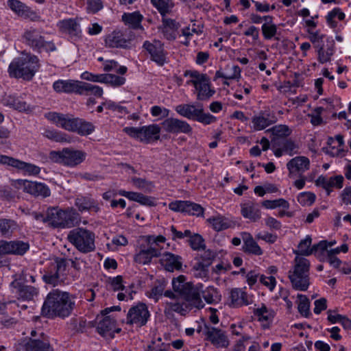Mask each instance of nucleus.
Returning <instances> with one entry per match:
<instances>
[{"label": "nucleus", "instance_id": "1", "mask_svg": "<svg viewBox=\"0 0 351 351\" xmlns=\"http://www.w3.org/2000/svg\"><path fill=\"white\" fill-rule=\"evenodd\" d=\"M75 304L74 297L69 292L53 289L44 300L41 315L49 319L65 318L71 314Z\"/></svg>", "mask_w": 351, "mask_h": 351}, {"label": "nucleus", "instance_id": "2", "mask_svg": "<svg viewBox=\"0 0 351 351\" xmlns=\"http://www.w3.org/2000/svg\"><path fill=\"white\" fill-rule=\"evenodd\" d=\"M47 118L58 127L76 132L81 136L89 135L95 130V126L92 123L82 119L75 118L70 114L49 112Z\"/></svg>", "mask_w": 351, "mask_h": 351}, {"label": "nucleus", "instance_id": "3", "mask_svg": "<svg viewBox=\"0 0 351 351\" xmlns=\"http://www.w3.org/2000/svg\"><path fill=\"white\" fill-rule=\"evenodd\" d=\"M40 66L37 56L31 53H23L21 56L15 58L8 67L11 77L30 80Z\"/></svg>", "mask_w": 351, "mask_h": 351}, {"label": "nucleus", "instance_id": "4", "mask_svg": "<svg viewBox=\"0 0 351 351\" xmlns=\"http://www.w3.org/2000/svg\"><path fill=\"white\" fill-rule=\"evenodd\" d=\"M15 351H54L49 337L41 330H32L30 336L18 341Z\"/></svg>", "mask_w": 351, "mask_h": 351}, {"label": "nucleus", "instance_id": "5", "mask_svg": "<svg viewBox=\"0 0 351 351\" xmlns=\"http://www.w3.org/2000/svg\"><path fill=\"white\" fill-rule=\"evenodd\" d=\"M47 219L55 228H69L80 221V215L73 208L62 210L49 208L47 210Z\"/></svg>", "mask_w": 351, "mask_h": 351}, {"label": "nucleus", "instance_id": "6", "mask_svg": "<svg viewBox=\"0 0 351 351\" xmlns=\"http://www.w3.org/2000/svg\"><path fill=\"white\" fill-rule=\"evenodd\" d=\"M293 271H289V278L293 289L304 291L309 286V261L302 256H296Z\"/></svg>", "mask_w": 351, "mask_h": 351}, {"label": "nucleus", "instance_id": "7", "mask_svg": "<svg viewBox=\"0 0 351 351\" xmlns=\"http://www.w3.org/2000/svg\"><path fill=\"white\" fill-rule=\"evenodd\" d=\"M86 157V153L82 150L66 147L60 151H51L49 158L68 167H75L83 162Z\"/></svg>", "mask_w": 351, "mask_h": 351}, {"label": "nucleus", "instance_id": "8", "mask_svg": "<svg viewBox=\"0 0 351 351\" xmlns=\"http://www.w3.org/2000/svg\"><path fill=\"white\" fill-rule=\"evenodd\" d=\"M184 76L191 78L186 82V84L194 86L197 93L198 100H208L215 94V91L210 88V78L206 74L200 73L195 70H188L184 72Z\"/></svg>", "mask_w": 351, "mask_h": 351}, {"label": "nucleus", "instance_id": "9", "mask_svg": "<svg viewBox=\"0 0 351 351\" xmlns=\"http://www.w3.org/2000/svg\"><path fill=\"white\" fill-rule=\"evenodd\" d=\"M23 38L24 43L34 51L49 53L56 50L54 43L46 38L42 32L38 29H26L23 35Z\"/></svg>", "mask_w": 351, "mask_h": 351}, {"label": "nucleus", "instance_id": "10", "mask_svg": "<svg viewBox=\"0 0 351 351\" xmlns=\"http://www.w3.org/2000/svg\"><path fill=\"white\" fill-rule=\"evenodd\" d=\"M67 239L76 249L82 253H88L95 250V236L92 231L77 228L69 232Z\"/></svg>", "mask_w": 351, "mask_h": 351}, {"label": "nucleus", "instance_id": "11", "mask_svg": "<svg viewBox=\"0 0 351 351\" xmlns=\"http://www.w3.org/2000/svg\"><path fill=\"white\" fill-rule=\"evenodd\" d=\"M161 128L157 124H151L140 128L125 127L123 131L130 137L145 143H150L160 138Z\"/></svg>", "mask_w": 351, "mask_h": 351}, {"label": "nucleus", "instance_id": "12", "mask_svg": "<svg viewBox=\"0 0 351 351\" xmlns=\"http://www.w3.org/2000/svg\"><path fill=\"white\" fill-rule=\"evenodd\" d=\"M66 268L65 261L57 258L50 264L42 278L45 283L57 286L64 282Z\"/></svg>", "mask_w": 351, "mask_h": 351}, {"label": "nucleus", "instance_id": "13", "mask_svg": "<svg viewBox=\"0 0 351 351\" xmlns=\"http://www.w3.org/2000/svg\"><path fill=\"white\" fill-rule=\"evenodd\" d=\"M12 185L18 189H23L25 193L35 197L43 198L49 197L51 191L48 186L42 182H32L27 180H16L12 182Z\"/></svg>", "mask_w": 351, "mask_h": 351}, {"label": "nucleus", "instance_id": "14", "mask_svg": "<svg viewBox=\"0 0 351 351\" xmlns=\"http://www.w3.org/2000/svg\"><path fill=\"white\" fill-rule=\"evenodd\" d=\"M150 313L144 303H138L130 308L126 317L127 324H135L138 327L145 326L149 319Z\"/></svg>", "mask_w": 351, "mask_h": 351}, {"label": "nucleus", "instance_id": "15", "mask_svg": "<svg viewBox=\"0 0 351 351\" xmlns=\"http://www.w3.org/2000/svg\"><path fill=\"white\" fill-rule=\"evenodd\" d=\"M203 333L205 336V339L210 341L216 348H226L230 344V341L226 332L221 329L205 324Z\"/></svg>", "mask_w": 351, "mask_h": 351}, {"label": "nucleus", "instance_id": "16", "mask_svg": "<svg viewBox=\"0 0 351 351\" xmlns=\"http://www.w3.org/2000/svg\"><path fill=\"white\" fill-rule=\"evenodd\" d=\"M29 249V244L21 240L0 241V256L12 254L24 255Z\"/></svg>", "mask_w": 351, "mask_h": 351}, {"label": "nucleus", "instance_id": "17", "mask_svg": "<svg viewBox=\"0 0 351 351\" xmlns=\"http://www.w3.org/2000/svg\"><path fill=\"white\" fill-rule=\"evenodd\" d=\"M143 47L150 55V58L158 66H163L167 62V53L164 49V45L159 40H154L153 42L146 40Z\"/></svg>", "mask_w": 351, "mask_h": 351}, {"label": "nucleus", "instance_id": "18", "mask_svg": "<svg viewBox=\"0 0 351 351\" xmlns=\"http://www.w3.org/2000/svg\"><path fill=\"white\" fill-rule=\"evenodd\" d=\"M0 163L22 170L29 176H36L40 172V168L34 164L25 162L5 155L0 156Z\"/></svg>", "mask_w": 351, "mask_h": 351}, {"label": "nucleus", "instance_id": "19", "mask_svg": "<svg viewBox=\"0 0 351 351\" xmlns=\"http://www.w3.org/2000/svg\"><path fill=\"white\" fill-rule=\"evenodd\" d=\"M163 130L171 134H190L192 132V128L185 121L176 118H167L161 123Z\"/></svg>", "mask_w": 351, "mask_h": 351}, {"label": "nucleus", "instance_id": "20", "mask_svg": "<svg viewBox=\"0 0 351 351\" xmlns=\"http://www.w3.org/2000/svg\"><path fill=\"white\" fill-rule=\"evenodd\" d=\"M202 287L203 285L200 283L195 286L190 282L189 285H186V288L181 296L187 301L191 306L197 308H202L204 306V304L200 296L201 288H202Z\"/></svg>", "mask_w": 351, "mask_h": 351}, {"label": "nucleus", "instance_id": "21", "mask_svg": "<svg viewBox=\"0 0 351 351\" xmlns=\"http://www.w3.org/2000/svg\"><path fill=\"white\" fill-rule=\"evenodd\" d=\"M75 205L81 213L88 211L97 213L101 209L98 202L90 195H77L75 200Z\"/></svg>", "mask_w": 351, "mask_h": 351}, {"label": "nucleus", "instance_id": "22", "mask_svg": "<svg viewBox=\"0 0 351 351\" xmlns=\"http://www.w3.org/2000/svg\"><path fill=\"white\" fill-rule=\"evenodd\" d=\"M287 167L290 176L297 174L301 176L306 171L309 169L310 160L305 156H296L287 163Z\"/></svg>", "mask_w": 351, "mask_h": 351}, {"label": "nucleus", "instance_id": "23", "mask_svg": "<svg viewBox=\"0 0 351 351\" xmlns=\"http://www.w3.org/2000/svg\"><path fill=\"white\" fill-rule=\"evenodd\" d=\"M277 119L274 113L270 110L261 111L258 114L252 119L253 128L255 130H262L275 123Z\"/></svg>", "mask_w": 351, "mask_h": 351}, {"label": "nucleus", "instance_id": "24", "mask_svg": "<svg viewBox=\"0 0 351 351\" xmlns=\"http://www.w3.org/2000/svg\"><path fill=\"white\" fill-rule=\"evenodd\" d=\"M8 5L18 16L25 19H30L33 21L40 20V16L28 6L19 0H8Z\"/></svg>", "mask_w": 351, "mask_h": 351}, {"label": "nucleus", "instance_id": "25", "mask_svg": "<svg viewBox=\"0 0 351 351\" xmlns=\"http://www.w3.org/2000/svg\"><path fill=\"white\" fill-rule=\"evenodd\" d=\"M105 44L110 48L126 49L130 47V39L125 38L121 31L115 30L106 36Z\"/></svg>", "mask_w": 351, "mask_h": 351}, {"label": "nucleus", "instance_id": "26", "mask_svg": "<svg viewBox=\"0 0 351 351\" xmlns=\"http://www.w3.org/2000/svg\"><path fill=\"white\" fill-rule=\"evenodd\" d=\"M343 177L342 176H335L332 177H326L320 176L315 181L317 186H322L326 191L329 195L332 188L341 189L343 186Z\"/></svg>", "mask_w": 351, "mask_h": 351}, {"label": "nucleus", "instance_id": "27", "mask_svg": "<svg viewBox=\"0 0 351 351\" xmlns=\"http://www.w3.org/2000/svg\"><path fill=\"white\" fill-rule=\"evenodd\" d=\"M241 213L242 216L256 222L261 217V212L258 204L252 201H247L241 204Z\"/></svg>", "mask_w": 351, "mask_h": 351}, {"label": "nucleus", "instance_id": "28", "mask_svg": "<svg viewBox=\"0 0 351 351\" xmlns=\"http://www.w3.org/2000/svg\"><path fill=\"white\" fill-rule=\"evenodd\" d=\"M202 104H180L176 107V111L181 116L191 120H197L201 112Z\"/></svg>", "mask_w": 351, "mask_h": 351}, {"label": "nucleus", "instance_id": "29", "mask_svg": "<svg viewBox=\"0 0 351 351\" xmlns=\"http://www.w3.org/2000/svg\"><path fill=\"white\" fill-rule=\"evenodd\" d=\"M160 263L168 271L180 270L182 268V258L170 252H166L162 255Z\"/></svg>", "mask_w": 351, "mask_h": 351}, {"label": "nucleus", "instance_id": "30", "mask_svg": "<svg viewBox=\"0 0 351 351\" xmlns=\"http://www.w3.org/2000/svg\"><path fill=\"white\" fill-rule=\"evenodd\" d=\"M80 81L58 80L53 82V88L56 93H78Z\"/></svg>", "mask_w": 351, "mask_h": 351}, {"label": "nucleus", "instance_id": "31", "mask_svg": "<svg viewBox=\"0 0 351 351\" xmlns=\"http://www.w3.org/2000/svg\"><path fill=\"white\" fill-rule=\"evenodd\" d=\"M156 250H149L145 244L141 245L138 251L134 256V261L141 265H147L152 262L153 258H156Z\"/></svg>", "mask_w": 351, "mask_h": 351}, {"label": "nucleus", "instance_id": "32", "mask_svg": "<svg viewBox=\"0 0 351 351\" xmlns=\"http://www.w3.org/2000/svg\"><path fill=\"white\" fill-rule=\"evenodd\" d=\"M98 332L102 336L110 335L114 332H119L121 329L115 328V320L110 316H106L100 320L97 326Z\"/></svg>", "mask_w": 351, "mask_h": 351}, {"label": "nucleus", "instance_id": "33", "mask_svg": "<svg viewBox=\"0 0 351 351\" xmlns=\"http://www.w3.org/2000/svg\"><path fill=\"white\" fill-rule=\"evenodd\" d=\"M242 238L243 241L242 248L244 252L257 256L263 254V250L250 234L245 232Z\"/></svg>", "mask_w": 351, "mask_h": 351}, {"label": "nucleus", "instance_id": "34", "mask_svg": "<svg viewBox=\"0 0 351 351\" xmlns=\"http://www.w3.org/2000/svg\"><path fill=\"white\" fill-rule=\"evenodd\" d=\"M11 285L14 286V287L16 289V292L19 297L23 300H32L34 297L38 295V289L36 287L21 285L18 282L14 281L11 283Z\"/></svg>", "mask_w": 351, "mask_h": 351}, {"label": "nucleus", "instance_id": "35", "mask_svg": "<svg viewBox=\"0 0 351 351\" xmlns=\"http://www.w3.org/2000/svg\"><path fill=\"white\" fill-rule=\"evenodd\" d=\"M230 298L233 306L248 305L251 302L247 294L242 289L238 288L231 290Z\"/></svg>", "mask_w": 351, "mask_h": 351}, {"label": "nucleus", "instance_id": "36", "mask_svg": "<svg viewBox=\"0 0 351 351\" xmlns=\"http://www.w3.org/2000/svg\"><path fill=\"white\" fill-rule=\"evenodd\" d=\"M78 95H94L100 97L103 95L101 87L90 83L80 81L78 87Z\"/></svg>", "mask_w": 351, "mask_h": 351}, {"label": "nucleus", "instance_id": "37", "mask_svg": "<svg viewBox=\"0 0 351 351\" xmlns=\"http://www.w3.org/2000/svg\"><path fill=\"white\" fill-rule=\"evenodd\" d=\"M59 27L62 32L71 36H78L81 32L80 25L72 19L60 21Z\"/></svg>", "mask_w": 351, "mask_h": 351}, {"label": "nucleus", "instance_id": "38", "mask_svg": "<svg viewBox=\"0 0 351 351\" xmlns=\"http://www.w3.org/2000/svg\"><path fill=\"white\" fill-rule=\"evenodd\" d=\"M273 17L265 19V23L261 26V32L265 40L272 39L278 32L277 25L273 22Z\"/></svg>", "mask_w": 351, "mask_h": 351}, {"label": "nucleus", "instance_id": "39", "mask_svg": "<svg viewBox=\"0 0 351 351\" xmlns=\"http://www.w3.org/2000/svg\"><path fill=\"white\" fill-rule=\"evenodd\" d=\"M5 105L19 111H27L30 110L29 106L25 101L15 95H8L4 98Z\"/></svg>", "mask_w": 351, "mask_h": 351}, {"label": "nucleus", "instance_id": "40", "mask_svg": "<svg viewBox=\"0 0 351 351\" xmlns=\"http://www.w3.org/2000/svg\"><path fill=\"white\" fill-rule=\"evenodd\" d=\"M274 140L285 154L292 156L297 153L298 147L292 140L285 138H274Z\"/></svg>", "mask_w": 351, "mask_h": 351}, {"label": "nucleus", "instance_id": "41", "mask_svg": "<svg viewBox=\"0 0 351 351\" xmlns=\"http://www.w3.org/2000/svg\"><path fill=\"white\" fill-rule=\"evenodd\" d=\"M207 222L212 226L215 230L218 232L228 229L231 226V221L221 215L208 218Z\"/></svg>", "mask_w": 351, "mask_h": 351}, {"label": "nucleus", "instance_id": "42", "mask_svg": "<svg viewBox=\"0 0 351 351\" xmlns=\"http://www.w3.org/2000/svg\"><path fill=\"white\" fill-rule=\"evenodd\" d=\"M143 16L138 12L132 13H124L122 15V20L126 24L133 29H138L141 27V23Z\"/></svg>", "mask_w": 351, "mask_h": 351}, {"label": "nucleus", "instance_id": "43", "mask_svg": "<svg viewBox=\"0 0 351 351\" xmlns=\"http://www.w3.org/2000/svg\"><path fill=\"white\" fill-rule=\"evenodd\" d=\"M254 315L258 317L259 321L270 322H272L276 313L271 309L262 304L261 308H256L254 311Z\"/></svg>", "mask_w": 351, "mask_h": 351}, {"label": "nucleus", "instance_id": "44", "mask_svg": "<svg viewBox=\"0 0 351 351\" xmlns=\"http://www.w3.org/2000/svg\"><path fill=\"white\" fill-rule=\"evenodd\" d=\"M201 293L204 300L208 304H215L221 300V295L217 291V289L213 287H208L204 290H202V288H201Z\"/></svg>", "mask_w": 351, "mask_h": 351}, {"label": "nucleus", "instance_id": "45", "mask_svg": "<svg viewBox=\"0 0 351 351\" xmlns=\"http://www.w3.org/2000/svg\"><path fill=\"white\" fill-rule=\"evenodd\" d=\"M318 60L320 63L324 64L330 60L331 56L334 53L333 43L324 48L323 44L317 45Z\"/></svg>", "mask_w": 351, "mask_h": 351}, {"label": "nucleus", "instance_id": "46", "mask_svg": "<svg viewBox=\"0 0 351 351\" xmlns=\"http://www.w3.org/2000/svg\"><path fill=\"white\" fill-rule=\"evenodd\" d=\"M44 136L56 142L71 143V138L65 133L55 130H47L44 132Z\"/></svg>", "mask_w": 351, "mask_h": 351}, {"label": "nucleus", "instance_id": "47", "mask_svg": "<svg viewBox=\"0 0 351 351\" xmlns=\"http://www.w3.org/2000/svg\"><path fill=\"white\" fill-rule=\"evenodd\" d=\"M311 238L310 236L302 240L298 245V250L294 251L297 255L309 256L313 253V247L310 248L311 244Z\"/></svg>", "mask_w": 351, "mask_h": 351}, {"label": "nucleus", "instance_id": "48", "mask_svg": "<svg viewBox=\"0 0 351 351\" xmlns=\"http://www.w3.org/2000/svg\"><path fill=\"white\" fill-rule=\"evenodd\" d=\"M14 221L7 219H0V234L3 236H9L16 228Z\"/></svg>", "mask_w": 351, "mask_h": 351}, {"label": "nucleus", "instance_id": "49", "mask_svg": "<svg viewBox=\"0 0 351 351\" xmlns=\"http://www.w3.org/2000/svg\"><path fill=\"white\" fill-rule=\"evenodd\" d=\"M151 2L163 16L169 13L173 7L171 0H151Z\"/></svg>", "mask_w": 351, "mask_h": 351}, {"label": "nucleus", "instance_id": "50", "mask_svg": "<svg viewBox=\"0 0 351 351\" xmlns=\"http://www.w3.org/2000/svg\"><path fill=\"white\" fill-rule=\"evenodd\" d=\"M262 205L268 209H274L278 207H282L285 209H288L289 208V202L282 198L274 200H265L262 202Z\"/></svg>", "mask_w": 351, "mask_h": 351}, {"label": "nucleus", "instance_id": "51", "mask_svg": "<svg viewBox=\"0 0 351 351\" xmlns=\"http://www.w3.org/2000/svg\"><path fill=\"white\" fill-rule=\"evenodd\" d=\"M193 275L196 278L202 279L208 277V264H204L199 262L195 264L193 268Z\"/></svg>", "mask_w": 351, "mask_h": 351}, {"label": "nucleus", "instance_id": "52", "mask_svg": "<svg viewBox=\"0 0 351 351\" xmlns=\"http://www.w3.org/2000/svg\"><path fill=\"white\" fill-rule=\"evenodd\" d=\"M190 282H186V278L184 276L181 275L172 280V287L175 292L178 293L180 295L183 293Z\"/></svg>", "mask_w": 351, "mask_h": 351}, {"label": "nucleus", "instance_id": "53", "mask_svg": "<svg viewBox=\"0 0 351 351\" xmlns=\"http://www.w3.org/2000/svg\"><path fill=\"white\" fill-rule=\"evenodd\" d=\"M336 17L340 21L343 20L345 18V14L338 8H334L332 11L329 12L326 16L327 23L332 27L337 26V23L334 21Z\"/></svg>", "mask_w": 351, "mask_h": 351}, {"label": "nucleus", "instance_id": "54", "mask_svg": "<svg viewBox=\"0 0 351 351\" xmlns=\"http://www.w3.org/2000/svg\"><path fill=\"white\" fill-rule=\"evenodd\" d=\"M189 237V245L193 250H199L201 249H204V240L201 235L198 234H191Z\"/></svg>", "mask_w": 351, "mask_h": 351}, {"label": "nucleus", "instance_id": "55", "mask_svg": "<svg viewBox=\"0 0 351 351\" xmlns=\"http://www.w3.org/2000/svg\"><path fill=\"white\" fill-rule=\"evenodd\" d=\"M298 297L300 298V302L298 306V311L301 315L306 317L310 315V302L304 295H299Z\"/></svg>", "mask_w": 351, "mask_h": 351}, {"label": "nucleus", "instance_id": "56", "mask_svg": "<svg viewBox=\"0 0 351 351\" xmlns=\"http://www.w3.org/2000/svg\"><path fill=\"white\" fill-rule=\"evenodd\" d=\"M165 289V284L164 282H158L156 285L147 294L150 298H153L156 302L162 295Z\"/></svg>", "mask_w": 351, "mask_h": 351}, {"label": "nucleus", "instance_id": "57", "mask_svg": "<svg viewBox=\"0 0 351 351\" xmlns=\"http://www.w3.org/2000/svg\"><path fill=\"white\" fill-rule=\"evenodd\" d=\"M315 200V195L311 192H302L298 197V202L303 206H310Z\"/></svg>", "mask_w": 351, "mask_h": 351}, {"label": "nucleus", "instance_id": "58", "mask_svg": "<svg viewBox=\"0 0 351 351\" xmlns=\"http://www.w3.org/2000/svg\"><path fill=\"white\" fill-rule=\"evenodd\" d=\"M189 201L176 200L169 204V208L174 212L186 213Z\"/></svg>", "mask_w": 351, "mask_h": 351}, {"label": "nucleus", "instance_id": "59", "mask_svg": "<svg viewBox=\"0 0 351 351\" xmlns=\"http://www.w3.org/2000/svg\"><path fill=\"white\" fill-rule=\"evenodd\" d=\"M125 82V78L123 77L118 76L113 74L106 75V84H110L112 86H120L124 84Z\"/></svg>", "mask_w": 351, "mask_h": 351}, {"label": "nucleus", "instance_id": "60", "mask_svg": "<svg viewBox=\"0 0 351 351\" xmlns=\"http://www.w3.org/2000/svg\"><path fill=\"white\" fill-rule=\"evenodd\" d=\"M204 210V208L199 204L190 201L188 202L186 214L199 217L203 215Z\"/></svg>", "mask_w": 351, "mask_h": 351}, {"label": "nucleus", "instance_id": "61", "mask_svg": "<svg viewBox=\"0 0 351 351\" xmlns=\"http://www.w3.org/2000/svg\"><path fill=\"white\" fill-rule=\"evenodd\" d=\"M273 134L276 136V138H285L291 133L288 126L285 125H279L272 128Z\"/></svg>", "mask_w": 351, "mask_h": 351}, {"label": "nucleus", "instance_id": "62", "mask_svg": "<svg viewBox=\"0 0 351 351\" xmlns=\"http://www.w3.org/2000/svg\"><path fill=\"white\" fill-rule=\"evenodd\" d=\"M150 113L153 117H158L160 119L167 118L169 116V110L159 106H154L150 109Z\"/></svg>", "mask_w": 351, "mask_h": 351}, {"label": "nucleus", "instance_id": "63", "mask_svg": "<svg viewBox=\"0 0 351 351\" xmlns=\"http://www.w3.org/2000/svg\"><path fill=\"white\" fill-rule=\"evenodd\" d=\"M217 120L216 117L210 113H204L203 106L201 108V112L199 114L196 121L208 125L215 122Z\"/></svg>", "mask_w": 351, "mask_h": 351}, {"label": "nucleus", "instance_id": "64", "mask_svg": "<svg viewBox=\"0 0 351 351\" xmlns=\"http://www.w3.org/2000/svg\"><path fill=\"white\" fill-rule=\"evenodd\" d=\"M103 8L101 0H87V10L88 12L96 13Z\"/></svg>", "mask_w": 351, "mask_h": 351}]
</instances>
